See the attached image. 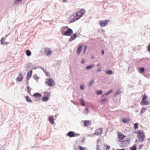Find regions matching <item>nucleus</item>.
Returning <instances> with one entry per match:
<instances>
[{
    "label": "nucleus",
    "instance_id": "1a4fd4ad",
    "mask_svg": "<svg viewBox=\"0 0 150 150\" xmlns=\"http://www.w3.org/2000/svg\"><path fill=\"white\" fill-rule=\"evenodd\" d=\"M109 20H106L103 21H100V25L101 27H103L107 25L109 21Z\"/></svg>",
    "mask_w": 150,
    "mask_h": 150
},
{
    "label": "nucleus",
    "instance_id": "9d476101",
    "mask_svg": "<svg viewBox=\"0 0 150 150\" xmlns=\"http://www.w3.org/2000/svg\"><path fill=\"white\" fill-rule=\"evenodd\" d=\"M78 20V19H77L76 16L72 15L69 18V21L70 23H72L75 21Z\"/></svg>",
    "mask_w": 150,
    "mask_h": 150
},
{
    "label": "nucleus",
    "instance_id": "4c0bfd02",
    "mask_svg": "<svg viewBox=\"0 0 150 150\" xmlns=\"http://www.w3.org/2000/svg\"><path fill=\"white\" fill-rule=\"evenodd\" d=\"M108 98H102L101 99V100H100V102L102 103L103 102H104L106 101L107 100Z\"/></svg>",
    "mask_w": 150,
    "mask_h": 150
},
{
    "label": "nucleus",
    "instance_id": "4be33fe9",
    "mask_svg": "<svg viewBox=\"0 0 150 150\" xmlns=\"http://www.w3.org/2000/svg\"><path fill=\"white\" fill-rule=\"evenodd\" d=\"M44 52L46 53V54L47 56L50 55L52 53L51 51L49 50L46 49H45Z\"/></svg>",
    "mask_w": 150,
    "mask_h": 150
},
{
    "label": "nucleus",
    "instance_id": "dca6fc26",
    "mask_svg": "<svg viewBox=\"0 0 150 150\" xmlns=\"http://www.w3.org/2000/svg\"><path fill=\"white\" fill-rule=\"evenodd\" d=\"M42 96V94L38 93H34L33 95V96L34 97L37 98H40Z\"/></svg>",
    "mask_w": 150,
    "mask_h": 150
},
{
    "label": "nucleus",
    "instance_id": "473e14b6",
    "mask_svg": "<svg viewBox=\"0 0 150 150\" xmlns=\"http://www.w3.org/2000/svg\"><path fill=\"white\" fill-rule=\"evenodd\" d=\"M146 110V108L144 107H143L142 108L140 112V114H141L143 113H144L145 111Z\"/></svg>",
    "mask_w": 150,
    "mask_h": 150
},
{
    "label": "nucleus",
    "instance_id": "bf43d9fd",
    "mask_svg": "<svg viewBox=\"0 0 150 150\" xmlns=\"http://www.w3.org/2000/svg\"><path fill=\"white\" fill-rule=\"evenodd\" d=\"M144 58H142L140 60V62H142L143 60H144Z\"/></svg>",
    "mask_w": 150,
    "mask_h": 150
},
{
    "label": "nucleus",
    "instance_id": "4468645a",
    "mask_svg": "<svg viewBox=\"0 0 150 150\" xmlns=\"http://www.w3.org/2000/svg\"><path fill=\"white\" fill-rule=\"evenodd\" d=\"M71 36L70 38L69 39V41H71L74 40L77 37V34L76 33H74Z\"/></svg>",
    "mask_w": 150,
    "mask_h": 150
},
{
    "label": "nucleus",
    "instance_id": "f3484780",
    "mask_svg": "<svg viewBox=\"0 0 150 150\" xmlns=\"http://www.w3.org/2000/svg\"><path fill=\"white\" fill-rule=\"evenodd\" d=\"M49 120L52 124L53 125L54 123V117L53 116L50 115L49 117Z\"/></svg>",
    "mask_w": 150,
    "mask_h": 150
},
{
    "label": "nucleus",
    "instance_id": "412c9836",
    "mask_svg": "<svg viewBox=\"0 0 150 150\" xmlns=\"http://www.w3.org/2000/svg\"><path fill=\"white\" fill-rule=\"evenodd\" d=\"M91 122L89 120H85L84 122V125L85 127H87L89 125Z\"/></svg>",
    "mask_w": 150,
    "mask_h": 150
},
{
    "label": "nucleus",
    "instance_id": "8fccbe9b",
    "mask_svg": "<svg viewBox=\"0 0 150 150\" xmlns=\"http://www.w3.org/2000/svg\"><path fill=\"white\" fill-rule=\"evenodd\" d=\"M80 134L78 133H75V137H78L79 136Z\"/></svg>",
    "mask_w": 150,
    "mask_h": 150
},
{
    "label": "nucleus",
    "instance_id": "2eb2a0df",
    "mask_svg": "<svg viewBox=\"0 0 150 150\" xmlns=\"http://www.w3.org/2000/svg\"><path fill=\"white\" fill-rule=\"evenodd\" d=\"M32 70L31 69L28 72L27 74L26 79H29L32 76Z\"/></svg>",
    "mask_w": 150,
    "mask_h": 150
},
{
    "label": "nucleus",
    "instance_id": "338daca9",
    "mask_svg": "<svg viewBox=\"0 0 150 150\" xmlns=\"http://www.w3.org/2000/svg\"><path fill=\"white\" fill-rule=\"evenodd\" d=\"M4 147L3 146H2V149L1 150H4Z\"/></svg>",
    "mask_w": 150,
    "mask_h": 150
},
{
    "label": "nucleus",
    "instance_id": "b1692460",
    "mask_svg": "<svg viewBox=\"0 0 150 150\" xmlns=\"http://www.w3.org/2000/svg\"><path fill=\"white\" fill-rule=\"evenodd\" d=\"M25 98L27 102H30V103H32V101L28 96H26Z\"/></svg>",
    "mask_w": 150,
    "mask_h": 150
},
{
    "label": "nucleus",
    "instance_id": "680f3d73",
    "mask_svg": "<svg viewBox=\"0 0 150 150\" xmlns=\"http://www.w3.org/2000/svg\"><path fill=\"white\" fill-rule=\"evenodd\" d=\"M116 150H125L124 149H117Z\"/></svg>",
    "mask_w": 150,
    "mask_h": 150
},
{
    "label": "nucleus",
    "instance_id": "7c9ffc66",
    "mask_svg": "<svg viewBox=\"0 0 150 150\" xmlns=\"http://www.w3.org/2000/svg\"><path fill=\"white\" fill-rule=\"evenodd\" d=\"M78 147L79 148V150H88L86 148L80 146H79Z\"/></svg>",
    "mask_w": 150,
    "mask_h": 150
},
{
    "label": "nucleus",
    "instance_id": "052dcab7",
    "mask_svg": "<svg viewBox=\"0 0 150 150\" xmlns=\"http://www.w3.org/2000/svg\"><path fill=\"white\" fill-rule=\"evenodd\" d=\"M143 147V145L140 144L139 145V149H141Z\"/></svg>",
    "mask_w": 150,
    "mask_h": 150
},
{
    "label": "nucleus",
    "instance_id": "20e7f679",
    "mask_svg": "<svg viewBox=\"0 0 150 150\" xmlns=\"http://www.w3.org/2000/svg\"><path fill=\"white\" fill-rule=\"evenodd\" d=\"M44 93L45 95L42 97V100L43 101L46 102L48 101L50 97V93L45 91Z\"/></svg>",
    "mask_w": 150,
    "mask_h": 150
},
{
    "label": "nucleus",
    "instance_id": "774afa93",
    "mask_svg": "<svg viewBox=\"0 0 150 150\" xmlns=\"http://www.w3.org/2000/svg\"><path fill=\"white\" fill-rule=\"evenodd\" d=\"M40 68V69H42V70L43 71H44V68H43L42 67H41Z\"/></svg>",
    "mask_w": 150,
    "mask_h": 150
},
{
    "label": "nucleus",
    "instance_id": "6ab92c4d",
    "mask_svg": "<svg viewBox=\"0 0 150 150\" xmlns=\"http://www.w3.org/2000/svg\"><path fill=\"white\" fill-rule=\"evenodd\" d=\"M118 137L120 140H122L124 139L125 137V136L123 135L122 134H119L118 133Z\"/></svg>",
    "mask_w": 150,
    "mask_h": 150
},
{
    "label": "nucleus",
    "instance_id": "aec40b11",
    "mask_svg": "<svg viewBox=\"0 0 150 150\" xmlns=\"http://www.w3.org/2000/svg\"><path fill=\"white\" fill-rule=\"evenodd\" d=\"M140 104L142 105H149V102L148 101L146 100L141 101Z\"/></svg>",
    "mask_w": 150,
    "mask_h": 150
},
{
    "label": "nucleus",
    "instance_id": "c9c22d12",
    "mask_svg": "<svg viewBox=\"0 0 150 150\" xmlns=\"http://www.w3.org/2000/svg\"><path fill=\"white\" fill-rule=\"evenodd\" d=\"M94 81L93 80H91L88 84V86L89 87H91V86L92 84L94 83Z\"/></svg>",
    "mask_w": 150,
    "mask_h": 150
},
{
    "label": "nucleus",
    "instance_id": "7ed1b4c3",
    "mask_svg": "<svg viewBox=\"0 0 150 150\" xmlns=\"http://www.w3.org/2000/svg\"><path fill=\"white\" fill-rule=\"evenodd\" d=\"M85 12V11L84 9H81L76 13L75 16L78 20L83 16Z\"/></svg>",
    "mask_w": 150,
    "mask_h": 150
},
{
    "label": "nucleus",
    "instance_id": "a878e982",
    "mask_svg": "<svg viewBox=\"0 0 150 150\" xmlns=\"http://www.w3.org/2000/svg\"><path fill=\"white\" fill-rule=\"evenodd\" d=\"M121 93V91L120 89H118L117 91L114 94V96H116L119 94Z\"/></svg>",
    "mask_w": 150,
    "mask_h": 150
},
{
    "label": "nucleus",
    "instance_id": "c03bdc74",
    "mask_svg": "<svg viewBox=\"0 0 150 150\" xmlns=\"http://www.w3.org/2000/svg\"><path fill=\"white\" fill-rule=\"evenodd\" d=\"M45 73L46 74V75L50 77V73H48L46 70H45Z\"/></svg>",
    "mask_w": 150,
    "mask_h": 150
},
{
    "label": "nucleus",
    "instance_id": "a211bd4d",
    "mask_svg": "<svg viewBox=\"0 0 150 150\" xmlns=\"http://www.w3.org/2000/svg\"><path fill=\"white\" fill-rule=\"evenodd\" d=\"M83 46V45H81L80 46H79L77 48V49L76 51V52L79 55V54L82 51Z\"/></svg>",
    "mask_w": 150,
    "mask_h": 150
},
{
    "label": "nucleus",
    "instance_id": "39448f33",
    "mask_svg": "<svg viewBox=\"0 0 150 150\" xmlns=\"http://www.w3.org/2000/svg\"><path fill=\"white\" fill-rule=\"evenodd\" d=\"M103 128H102L97 129L96 130L94 133H93L91 135H91L92 136H94L95 135L97 136H100L102 134L103 132Z\"/></svg>",
    "mask_w": 150,
    "mask_h": 150
},
{
    "label": "nucleus",
    "instance_id": "603ef678",
    "mask_svg": "<svg viewBox=\"0 0 150 150\" xmlns=\"http://www.w3.org/2000/svg\"><path fill=\"white\" fill-rule=\"evenodd\" d=\"M149 58H144V61H146H146H148V60H149Z\"/></svg>",
    "mask_w": 150,
    "mask_h": 150
},
{
    "label": "nucleus",
    "instance_id": "4d7b16f0",
    "mask_svg": "<svg viewBox=\"0 0 150 150\" xmlns=\"http://www.w3.org/2000/svg\"><path fill=\"white\" fill-rule=\"evenodd\" d=\"M101 68H100L99 69H98L97 70V71H101Z\"/></svg>",
    "mask_w": 150,
    "mask_h": 150
},
{
    "label": "nucleus",
    "instance_id": "cd10ccee",
    "mask_svg": "<svg viewBox=\"0 0 150 150\" xmlns=\"http://www.w3.org/2000/svg\"><path fill=\"white\" fill-rule=\"evenodd\" d=\"M26 54L27 56H29L31 54V52L29 50H27L25 51Z\"/></svg>",
    "mask_w": 150,
    "mask_h": 150
},
{
    "label": "nucleus",
    "instance_id": "0eeeda50",
    "mask_svg": "<svg viewBox=\"0 0 150 150\" xmlns=\"http://www.w3.org/2000/svg\"><path fill=\"white\" fill-rule=\"evenodd\" d=\"M37 67V66L33 65L30 63H29L26 65V70H27L30 69H32L35 70L38 68Z\"/></svg>",
    "mask_w": 150,
    "mask_h": 150
},
{
    "label": "nucleus",
    "instance_id": "0e129e2a",
    "mask_svg": "<svg viewBox=\"0 0 150 150\" xmlns=\"http://www.w3.org/2000/svg\"><path fill=\"white\" fill-rule=\"evenodd\" d=\"M2 38H4V39H3L2 41H4L5 40V39L6 38H5V37H3Z\"/></svg>",
    "mask_w": 150,
    "mask_h": 150
},
{
    "label": "nucleus",
    "instance_id": "58836bf2",
    "mask_svg": "<svg viewBox=\"0 0 150 150\" xmlns=\"http://www.w3.org/2000/svg\"><path fill=\"white\" fill-rule=\"evenodd\" d=\"M113 91V89H111L110 91H109L108 92L105 93V95L106 96H108V95L110 94Z\"/></svg>",
    "mask_w": 150,
    "mask_h": 150
},
{
    "label": "nucleus",
    "instance_id": "de8ad7c7",
    "mask_svg": "<svg viewBox=\"0 0 150 150\" xmlns=\"http://www.w3.org/2000/svg\"><path fill=\"white\" fill-rule=\"evenodd\" d=\"M146 62L144 61L142 64V65L143 66H145L146 64Z\"/></svg>",
    "mask_w": 150,
    "mask_h": 150
},
{
    "label": "nucleus",
    "instance_id": "e2e57ef3",
    "mask_svg": "<svg viewBox=\"0 0 150 150\" xmlns=\"http://www.w3.org/2000/svg\"><path fill=\"white\" fill-rule=\"evenodd\" d=\"M63 2H67V0H63Z\"/></svg>",
    "mask_w": 150,
    "mask_h": 150
},
{
    "label": "nucleus",
    "instance_id": "f704fd0d",
    "mask_svg": "<svg viewBox=\"0 0 150 150\" xmlns=\"http://www.w3.org/2000/svg\"><path fill=\"white\" fill-rule=\"evenodd\" d=\"M103 91L100 90H98L96 91L97 94L99 95L102 94L103 93Z\"/></svg>",
    "mask_w": 150,
    "mask_h": 150
},
{
    "label": "nucleus",
    "instance_id": "bb28decb",
    "mask_svg": "<svg viewBox=\"0 0 150 150\" xmlns=\"http://www.w3.org/2000/svg\"><path fill=\"white\" fill-rule=\"evenodd\" d=\"M94 66V64L90 65L86 67V69L87 70L89 69L92 68Z\"/></svg>",
    "mask_w": 150,
    "mask_h": 150
},
{
    "label": "nucleus",
    "instance_id": "ea45409f",
    "mask_svg": "<svg viewBox=\"0 0 150 150\" xmlns=\"http://www.w3.org/2000/svg\"><path fill=\"white\" fill-rule=\"evenodd\" d=\"M138 123H135L134 125V129L136 130L138 128Z\"/></svg>",
    "mask_w": 150,
    "mask_h": 150
},
{
    "label": "nucleus",
    "instance_id": "09e8293b",
    "mask_svg": "<svg viewBox=\"0 0 150 150\" xmlns=\"http://www.w3.org/2000/svg\"><path fill=\"white\" fill-rule=\"evenodd\" d=\"M110 148V146H109L108 145L106 146V150H109Z\"/></svg>",
    "mask_w": 150,
    "mask_h": 150
},
{
    "label": "nucleus",
    "instance_id": "a19ab883",
    "mask_svg": "<svg viewBox=\"0 0 150 150\" xmlns=\"http://www.w3.org/2000/svg\"><path fill=\"white\" fill-rule=\"evenodd\" d=\"M147 96H146L145 94H144V96H143L142 101L145 100L146 99Z\"/></svg>",
    "mask_w": 150,
    "mask_h": 150
},
{
    "label": "nucleus",
    "instance_id": "9b49d317",
    "mask_svg": "<svg viewBox=\"0 0 150 150\" xmlns=\"http://www.w3.org/2000/svg\"><path fill=\"white\" fill-rule=\"evenodd\" d=\"M68 28H69V27L67 26H63L61 28L60 32L62 35L64 36L65 32H66Z\"/></svg>",
    "mask_w": 150,
    "mask_h": 150
},
{
    "label": "nucleus",
    "instance_id": "6e6552de",
    "mask_svg": "<svg viewBox=\"0 0 150 150\" xmlns=\"http://www.w3.org/2000/svg\"><path fill=\"white\" fill-rule=\"evenodd\" d=\"M73 33V30L69 28H68V29L65 32L64 36H71Z\"/></svg>",
    "mask_w": 150,
    "mask_h": 150
},
{
    "label": "nucleus",
    "instance_id": "423d86ee",
    "mask_svg": "<svg viewBox=\"0 0 150 150\" xmlns=\"http://www.w3.org/2000/svg\"><path fill=\"white\" fill-rule=\"evenodd\" d=\"M130 138L129 137L126 139L125 140L123 141L122 143V145L124 147H127L129 144Z\"/></svg>",
    "mask_w": 150,
    "mask_h": 150
},
{
    "label": "nucleus",
    "instance_id": "ddd939ff",
    "mask_svg": "<svg viewBox=\"0 0 150 150\" xmlns=\"http://www.w3.org/2000/svg\"><path fill=\"white\" fill-rule=\"evenodd\" d=\"M75 133L74 131H70L67 133V136L70 137H75Z\"/></svg>",
    "mask_w": 150,
    "mask_h": 150
},
{
    "label": "nucleus",
    "instance_id": "69168bd1",
    "mask_svg": "<svg viewBox=\"0 0 150 150\" xmlns=\"http://www.w3.org/2000/svg\"><path fill=\"white\" fill-rule=\"evenodd\" d=\"M34 100H35L36 101H37L40 100V99H34Z\"/></svg>",
    "mask_w": 150,
    "mask_h": 150
},
{
    "label": "nucleus",
    "instance_id": "72a5a7b5",
    "mask_svg": "<svg viewBox=\"0 0 150 150\" xmlns=\"http://www.w3.org/2000/svg\"><path fill=\"white\" fill-rule=\"evenodd\" d=\"M27 92L28 93L30 94V90L31 89V88H30L29 86H27Z\"/></svg>",
    "mask_w": 150,
    "mask_h": 150
},
{
    "label": "nucleus",
    "instance_id": "6e6d98bb",
    "mask_svg": "<svg viewBox=\"0 0 150 150\" xmlns=\"http://www.w3.org/2000/svg\"><path fill=\"white\" fill-rule=\"evenodd\" d=\"M102 54L103 55L104 54V50H102L101 51Z\"/></svg>",
    "mask_w": 150,
    "mask_h": 150
},
{
    "label": "nucleus",
    "instance_id": "2f4dec72",
    "mask_svg": "<svg viewBox=\"0 0 150 150\" xmlns=\"http://www.w3.org/2000/svg\"><path fill=\"white\" fill-rule=\"evenodd\" d=\"M130 150H137V144H134L132 147L130 148Z\"/></svg>",
    "mask_w": 150,
    "mask_h": 150
},
{
    "label": "nucleus",
    "instance_id": "5701e85b",
    "mask_svg": "<svg viewBox=\"0 0 150 150\" xmlns=\"http://www.w3.org/2000/svg\"><path fill=\"white\" fill-rule=\"evenodd\" d=\"M122 121L123 122L127 123L129 122V119L124 118L122 119Z\"/></svg>",
    "mask_w": 150,
    "mask_h": 150
},
{
    "label": "nucleus",
    "instance_id": "13d9d810",
    "mask_svg": "<svg viewBox=\"0 0 150 150\" xmlns=\"http://www.w3.org/2000/svg\"><path fill=\"white\" fill-rule=\"evenodd\" d=\"M28 80H29V79H26V83L27 85H28Z\"/></svg>",
    "mask_w": 150,
    "mask_h": 150
},
{
    "label": "nucleus",
    "instance_id": "a18cd8bd",
    "mask_svg": "<svg viewBox=\"0 0 150 150\" xmlns=\"http://www.w3.org/2000/svg\"><path fill=\"white\" fill-rule=\"evenodd\" d=\"M87 48V46L86 45H85L83 48V50H84V51H86Z\"/></svg>",
    "mask_w": 150,
    "mask_h": 150
},
{
    "label": "nucleus",
    "instance_id": "49530a36",
    "mask_svg": "<svg viewBox=\"0 0 150 150\" xmlns=\"http://www.w3.org/2000/svg\"><path fill=\"white\" fill-rule=\"evenodd\" d=\"M147 51L149 52H150V44L149 45V46L147 47Z\"/></svg>",
    "mask_w": 150,
    "mask_h": 150
},
{
    "label": "nucleus",
    "instance_id": "393cba45",
    "mask_svg": "<svg viewBox=\"0 0 150 150\" xmlns=\"http://www.w3.org/2000/svg\"><path fill=\"white\" fill-rule=\"evenodd\" d=\"M79 100L82 106H85V102L82 98H80L79 99Z\"/></svg>",
    "mask_w": 150,
    "mask_h": 150
},
{
    "label": "nucleus",
    "instance_id": "79ce46f5",
    "mask_svg": "<svg viewBox=\"0 0 150 150\" xmlns=\"http://www.w3.org/2000/svg\"><path fill=\"white\" fill-rule=\"evenodd\" d=\"M33 77L35 80H37L39 79V77L37 76L36 74H34L33 75Z\"/></svg>",
    "mask_w": 150,
    "mask_h": 150
},
{
    "label": "nucleus",
    "instance_id": "3c124183",
    "mask_svg": "<svg viewBox=\"0 0 150 150\" xmlns=\"http://www.w3.org/2000/svg\"><path fill=\"white\" fill-rule=\"evenodd\" d=\"M4 39L3 38H1V43L2 44H4V41H2L3 39Z\"/></svg>",
    "mask_w": 150,
    "mask_h": 150
},
{
    "label": "nucleus",
    "instance_id": "f03ea898",
    "mask_svg": "<svg viewBox=\"0 0 150 150\" xmlns=\"http://www.w3.org/2000/svg\"><path fill=\"white\" fill-rule=\"evenodd\" d=\"M45 84L47 86L53 87L55 85V83L53 79L47 78L46 79Z\"/></svg>",
    "mask_w": 150,
    "mask_h": 150
},
{
    "label": "nucleus",
    "instance_id": "c85d7f7f",
    "mask_svg": "<svg viewBox=\"0 0 150 150\" xmlns=\"http://www.w3.org/2000/svg\"><path fill=\"white\" fill-rule=\"evenodd\" d=\"M105 72L106 74H109V75H111L113 74L112 71L110 70H107Z\"/></svg>",
    "mask_w": 150,
    "mask_h": 150
},
{
    "label": "nucleus",
    "instance_id": "5fc2aeb1",
    "mask_svg": "<svg viewBox=\"0 0 150 150\" xmlns=\"http://www.w3.org/2000/svg\"><path fill=\"white\" fill-rule=\"evenodd\" d=\"M85 62V61L84 59H83L82 61L81 62V64H83Z\"/></svg>",
    "mask_w": 150,
    "mask_h": 150
},
{
    "label": "nucleus",
    "instance_id": "864d4df0",
    "mask_svg": "<svg viewBox=\"0 0 150 150\" xmlns=\"http://www.w3.org/2000/svg\"><path fill=\"white\" fill-rule=\"evenodd\" d=\"M85 110L86 111H87V113L88 112L89 109L88 108H86L85 109Z\"/></svg>",
    "mask_w": 150,
    "mask_h": 150
},
{
    "label": "nucleus",
    "instance_id": "f257e3e1",
    "mask_svg": "<svg viewBox=\"0 0 150 150\" xmlns=\"http://www.w3.org/2000/svg\"><path fill=\"white\" fill-rule=\"evenodd\" d=\"M136 133L138 134L137 137L139 141L141 142L143 141L145 138V136L144 132L141 130H139Z\"/></svg>",
    "mask_w": 150,
    "mask_h": 150
},
{
    "label": "nucleus",
    "instance_id": "f8f14e48",
    "mask_svg": "<svg viewBox=\"0 0 150 150\" xmlns=\"http://www.w3.org/2000/svg\"><path fill=\"white\" fill-rule=\"evenodd\" d=\"M23 79L22 73L20 72L18 77L16 78V80L19 82L21 81Z\"/></svg>",
    "mask_w": 150,
    "mask_h": 150
},
{
    "label": "nucleus",
    "instance_id": "c756f323",
    "mask_svg": "<svg viewBox=\"0 0 150 150\" xmlns=\"http://www.w3.org/2000/svg\"><path fill=\"white\" fill-rule=\"evenodd\" d=\"M145 70V68L143 67H141L140 68V72L141 73H144Z\"/></svg>",
    "mask_w": 150,
    "mask_h": 150
},
{
    "label": "nucleus",
    "instance_id": "37998d69",
    "mask_svg": "<svg viewBox=\"0 0 150 150\" xmlns=\"http://www.w3.org/2000/svg\"><path fill=\"white\" fill-rule=\"evenodd\" d=\"M22 0H15L14 1L15 4H17L18 3L21 2Z\"/></svg>",
    "mask_w": 150,
    "mask_h": 150
},
{
    "label": "nucleus",
    "instance_id": "e433bc0d",
    "mask_svg": "<svg viewBox=\"0 0 150 150\" xmlns=\"http://www.w3.org/2000/svg\"><path fill=\"white\" fill-rule=\"evenodd\" d=\"M86 87V86L84 84L81 85L80 86V89L81 90H84Z\"/></svg>",
    "mask_w": 150,
    "mask_h": 150
}]
</instances>
